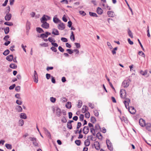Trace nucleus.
<instances>
[{"mask_svg": "<svg viewBox=\"0 0 151 151\" xmlns=\"http://www.w3.org/2000/svg\"><path fill=\"white\" fill-rule=\"evenodd\" d=\"M142 54L143 56L144 57H145V54L142 51H140L139 52V55H141Z\"/></svg>", "mask_w": 151, "mask_h": 151, "instance_id": "bf43d9fd", "label": "nucleus"}, {"mask_svg": "<svg viewBox=\"0 0 151 151\" xmlns=\"http://www.w3.org/2000/svg\"><path fill=\"white\" fill-rule=\"evenodd\" d=\"M145 126L146 129L149 131L151 130V124L150 123L147 124Z\"/></svg>", "mask_w": 151, "mask_h": 151, "instance_id": "dca6fc26", "label": "nucleus"}, {"mask_svg": "<svg viewBox=\"0 0 151 151\" xmlns=\"http://www.w3.org/2000/svg\"><path fill=\"white\" fill-rule=\"evenodd\" d=\"M147 72L146 70L143 71L142 70H141L140 71V73L143 76H145L147 74Z\"/></svg>", "mask_w": 151, "mask_h": 151, "instance_id": "ea45409f", "label": "nucleus"}, {"mask_svg": "<svg viewBox=\"0 0 151 151\" xmlns=\"http://www.w3.org/2000/svg\"><path fill=\"white\" fill-rule=\"evenodd\" d=\"M94 113L95 115L96 116H97L99 115V112L96 110H95L94 111Z\"/></svg>", "mask_w": 151, "mask_h": 151, "instance_id": "774afa93", "label": "nucleus"}, {"mask_svg": "<svg viewBox=\"0 0 151 151\" xmlns=\"http://www.w3.org/2000/svg\"><path fill=\"white\" fill-rule=\"evenodd\" d=\"M82 106V102L81 100L78 101L77 106L79 108H80Z\"/></svg>", "mask_w": 151, "mask_h": 151, "instance_id": "e433bc0d", "label": "nucleus"}, {"mask_svg": "<svg viewBox=\"0 0 151 151\" xmlns=\"http://www.w3.org/2000/svg\"><path fill=\"white\" fill-rule=\"evenodd\" d=\"M13 56L12 55H11L7 56L6 59L9 61H11L13 59Z\"/></svg>", "mask_w": 151, "mask_h": 151, "instance_id": "f3484780", "label": "nucleus"}, {"mask_svg": "<svg viewBox=\"0 0 151 151\" xmlns=\"http://www.w3.org/2000/svg\"><path fill=\"white\" fill-rule=\"evenodd\" d=\"M89 106L92 109H93L94 107V105L92 103H89L88 104Z\"/></svg>", "mask_w": 151, "mask_h": 151, "instance_id": "0e129e2a", "label": "nucleus"}, {"mask_svg": "<svg viewBox=\"0 0 151 151\" xmlns=\"http://www.w3.org/2000/svg\"><path fill=\"white\" fill-rule=\"evenodd\" d=\"M96 137L100 140H101L103 139V137L101 133H98L96 134Z\"/></svg>", "mask_w": 151, "mask_h": 151, "instance_id": "ddd939ff", "label": "nucleus"}, {"mask_svg": "<svg viewBox=\"0 0 151 151\" xmlns=\"http://www.w3.org/2000/svg\"><path fill=\"white\" fill-rule=\"evenodd\" d=\"M70 39L71 40L73 39V41H74L75 40L74 35L73 34V31H72L71 32V35L70 36Z\"/></svg>", "mask_w": 151, "mask_h": 151, "instance_id": "c85d7f7f", "label": "nucleus"}, {"mask_svg": "<svg viewBox=\"0 0 151 151\" xmlns=\"http://www.w3.org/2000/svg\"><path fill=\"white\" fill-rule=\"evenodd\" d=\"M107 14L109 17H112L114 16V13L112 11H109L107 12Z\"/></svg>", "mask_w": 151, "mask_h": 151, "instance_id": "4be33fe9", "label": "nucleus"}, {"mask_svg": "<svg viewBox=\"0 0 151 151\" xmlns=\"http://www.w3.org/2000/svg\"><path fill=\"white\" fill-rule=\"evenodd\" d=\"M4 24L9 26H12L13 25L12 22H4Z\"/></svg>", "mask_w": 151, "mask_h": 151, "instance_id": "4c0bfd02", "label": "nucleus"}, {"mask_svg": "<svg viewBox=\"0 0 151 151\" xmlns=\"http://www.w3.org/2000/svg\"><path fill=\"white\" fill-rule=\"evenodd\" d=\"M81 126V124L80 122H78L77 124V129H78Z\"/></svg>", "mask_w": 151, "mask_h": 151, "instance_id": "603ef678", "label": "nucleus"}, {"mask_svg": "<svg viewBox=\"0 0 151 151\" xmlns=\"http://www.w3.org/2000/svg\"><path fill=\"white\" fill-rule=\"evenodd\" d=\"M50 49L52 51L54 52H57V49L54 47H51Z\"/></svg>", "mask_w": 151, "mask_h": 151, "instance_id": "69168bd1", "label": "nucleus"}, {"mask_svg": "<svg viewBox=\"0 0 151 151\" xmlns=\"http://www.w3.org/2000/svg\"><path fill=\"white\" fill-rule=\"evenodd\" d=\"M75 44L76 45L77 48H78L80 47L81 45L80 43H75Z\"/></svg>", "mask_w": 151, "mask_h": 151, "instance_id": "6e6d98bb", "label": "nucleus"}, {"mask_svg": "<svg viewBox=\"0 0 151 151\" xmlns=\"http://www.w3.org/2000/svg\"><path fill=\"white\" fill-rule=\"evenodd\" d=\"M34 72L35 74L33 77L34 81L36 83H37L38 82V77L37 74L35 70Z\"/></svg>", "mask_w": 151, "mask_h": 151, "instance_id": "9d476101", "label": "nucleus"}, {"mask_svg": "<svg viewBox=\"0 0 151 151\" xmlns=\"http://www.w3.org/2000/svg\"><path fill=\"white\" fill-rule=\"evenodd\" d=\"M36 30L39 33H41L44 32L42 28L40 27L37 28Z\"/></svg>", "mask_w": 151, "mask_h": 151, "instance_id": "2f4dec72", "label": "nucleus"}, {"mask_svg": "<svg viewBox=\"0 0 151 151\" xmlns=\"http://www.w3.org/2000/svg\"><path fill=\"white\" fill-rule=\"evenodd\" d=\"M9 67L13 69H16L17 68V65L14 63H11L9 65Z\"/></svg>", "mask_w": 151, "mask_h": 151, "instance_id": "a878e982", "label": "nucleus"}, {"mask_svg": "<svg viewBox=\"0 0 151 151\" xmlns=\"http://www.w3.org/2000/svg\"><path fill=\"white\" fill-rule=\"evenodd\" d=\"M89 130V128L88 126H85L83 129V134H86L88 133Z\"/></svg>", "mask_w": 151, "mask_h": 151, "instance_id": "0eeeda50", "label": "nucleus"}, {"mask_svg": "<svg viewBox=\"0 0 151 151\" xmlns=\"http://www.w3.org/2000/svg\"><path fill=\"white\" fill-rule=\"evenodd\" d=\"M67 127L70 129H71L72 128V124L70 122H68L67 123Z\"/></svg>", "mask_w": 151, "mask_h": 151, "instance_id": "c756f323", "label": "nucleus"}, {"mask_svg": "<svg viewBox=\"0 0 151 151\" xmlns=\"http://www.w3.org/2000/svg\"><path fill=\"white\" fill-rule=\"evenodd\" d=\"M42 24L41 25V27L43 28L48 29L49 27V24L47 22L42 23Z\"/></svg>", "mask_w": 151, "mask_h": 151, "instance_id": "1a4fd4ad", "label": "nucleus"}, {"mask_svg": "<svg viewBox=\"0 0 151 151\" xmlns=\"http://www.w3.org/2000/svg\"><path fill=\"white\" fill-rule=\"evenodd\" d=\"M43 129L46 134L50 135V132L45 128L44 127L43 128Z\"/></svg>", "mask_w": 151, "mask_h": 151, "instance_id": "de8ad7c7", "label": "nucleus"}, {"mask_svg": "<svg viewBox=\"0 0 151 151\" xmlns=\"http://www.w3.org/2000/svg\"><path fill=\"white\" fill-rule=\"evenodd\" d=\"M90 132L93 135H95V131L93 127L90 128Z\"/></svg>", "mask_w": 151, "mask_h": 151, "instance_id": "72a5a7b5", "label": "nucleus"}, {"mask_svg": "<svg viewBox=\"0 0 151 151\" xmlns=\"http://www.w3.org/2000/svg\"><path fill=\"white\" fill-rule=\"evenodd\" d=\"M125 100L124 101V102L125 103H126V102L127 103V105H128L129 104V103L130 102V99L128 98H126Z\"/></svg>", "mask_w": 151, "mask_h": 151, "instance_id": "3c124183", "label": "nucleus"}, {"mask_svg": "<svg viewBox=\"0 0 151 151\" xmlns=\"http://www.w3.org/2000/svg\"><path fill=\"white\" fill-rule=\"evenodd\" d=\"M16 103L17 104L21 105L22 104V102L21 101L17 100L16 101Z\"/></svg>", "mask_w": 151, "mask_h": 151, "instance_id": "4d7b16f0", "label": "nucleus"}, {"mask_svg": "<svg viewBox=\"0 0 151 151\" xmlns=\"http://www.w3.org/2000/svg\"><path fill=\"white\" fill-rule=\"evenodd\" d=\"M75 142L77 145L79 146L81 145V141L80 140H76Z\"/></svg>", "mask_w": 151, "mask_h": 151, "instance_id": "49530a36", "label": "nucleus"}, {"mask_svg": "<svg viewBox=\"0 0 151 151\" xmlns=\"http://www.w3.org/2000/svg\"><path fill=\"white\" fill-rule=\"evenodd\" d=\"M90 114L89 112H87L85 114V117L87 118H88L90 117Z\"/></svg>", "mask_w": 151, "mask_h": 151, "instance_id": "a18cd8bd", "label": "nucleus"}, {"mask_svg": "<svg viewBox=\"0 0 151 151\" xmlns=\"http://www.w3.org/2000/svg\"><path fill=\"white\" fill-rule=\"evenodd\" d=\"M20 117L21 119H26L27 118L26 114L24 113H21L20 115Z\"/></svg>", "mask_w": 151, "mask_h": 151, "instance_id": "6ab92c4d", "label": "nucleus"}, {"mask_svg": "<svg viewBox=\"0 0 151 151\" xmlns=\"http://www.w3.org/2000/svg\"><path fill=\"white\" fill-rule=\"evenodd\" d=\"M12 17L11 14L9 13H7L6 15L5 16L4 18L5 20L7 21H9Z\"/></svg>", "mask_w": 151, "mask_h": 151, "instance_id": "6e6552de", "label": "nucleus"}, {"mask_svg": "<svg viewBox=\"0 0 151 151\" xmlns=\"http://www.w3.org/2000/svg\"><path fill=\"white\" fill-rule=\"evenodd\" d=\"M89 14L91 16L94 17H97V14L94 13H93L91 12H89Z\"/></svg>", "mask_w": 151, "mask_h": 151, "instance_id": "c9c22d12", "label": "nucleus"}, {"mask_svg": "<svg viewBox=\"0 0 151 151\" xmlns=\"http://www.w3.org/2000/svg\"><path fill=\"white\" fill-rule=\"evenodd\" d=\"M5 147L7 149H11L12 148V146L11 145L9 144H6Z\"/></svg>", "mask_w": 151, "mask_h": 151, "instance_id": "f704fd0d", "label": "nucleus"}, {"mask_svg": "<svg viewBox=\"0 0 151 151\" xmlns=\"http://www.w3.org/2000/svg\"><path fill=\"white\" fill-rule=\"evenodd\" d=\"M40 37L44 39V38L46 37L47 38V35L46 33L45 34H42L40 35Z\"/></svg>", "mask_w": 151, "mask_h": 151, "instance_id": "a19ab883", "label": "nucleus"}, {"mask_svg": "<svg viewBox=\"0 0 151 151\" xmlns=\"http://www.w3.org/2000/svg\"><path fill=\"white\" fill-rule=\"evenodd\" d=\"M9 29L8 27H6L4 29V31L6 34H7L9 32Z\"/></svg>", "mask_w": 151, "mask_h": 151, "instance_id": "473e14b6", "label": "nucleus"}, {"mask_svg": "<svg viewBox=\"0 0 151 151\" xmlns=\"http://www.w3.org/2000/svg\"><path fill=\"white\" fill-rule=\"evenodd\" d=\"M94 146L95 149L97 150H99L100 149V145L99 142L96 141L94 143Z\"/></svg>", "mask_w": 151, "mask_h": 151, "instance_id": "39448f33", "label": "nucleus"}, {"mask_svg": "<svg viewBox=\"0 0 151 151\" xmlns=\"http://www.w3.org/2000/svg\"><path fill=\"white\" fill-rule=\"evenodd\" d=\"M16 85L15 84H13L12 85H11L9 87V89L10 90L13 89L15 87Z\"/></svg>", "mask_w": 151, "mask_h": 151, "instance_id": "5fc2aeb1", "label": "nucleus"}, {"mask_svg": "<svg viewBox=\"0 0 151 151\" xmlns=\"http://www.w3.org/2000/svg\"><path fill=\"white\" fill-rule=\"evenodd\" d=\"M19 125L21 126H22L24 124V121L22 119H20L19 121Z\"/></svg>", "mask_w": 151, "mask_h": 151, "instance_id": "37998d69", "label": "nucleus"}, {"mask_svg": "<svg viewBox=\"0 0 151 151\" xmlns=\"http://www.w3.org/2000/svg\"><path fill=\"white\" fill-rule=\"evenodd\" d=\"M31 141L33 142V144L36 146H37L38 144L36 142V139L34 137H30Z\"/></svg>", "mask_w": 151, "mask_h": 151, "instance_id": "9b49d317", "label": "nucleus"}, {"mask_svg": "<svg viewBox=\"0 0 151 151\" xmlns=\"http://www.w3.org/2000/svg\"><path fill=\"white\" fill-rule=\"evenodd\" d=\"M68 26L69 27H70L72 25V22L70 21H69L68 22Z\"/></svg>", "mask_w": 151, "mask_h": 151, "instance_id": "e2e57ef3", "label": "nucleus"}, {"mask_svg": "<svg viewBox=\"0 0 151 151\" xmlns=\"http://www.w3.org/2000/svg\"><path fill=\"white\" fill-rule=\"evenodd\" d=\"M65 106L68 109H70L71 107V104L70 102H68L65 105Z\"/></svg>", "mask_w": 151, "mask_h": 151, "instance_id": "5701e85b", "label": "nucleus"}, {"mask_svg": "<svg viewBox=\"0 0 151 151\" xmlns=\"http://www.w3.org/2000/svg\"><path fill=\"white\" fill-rule=\"evenodd\" d=\"M56 112L57 115L58 116H60L61 114V110L60 109L57 108L56 110Z\"/></svg>", "mask_w": 151, "mask_h": 151, "instance_id": "4468645a", "label": "nucleus"}, {"mask_svg": "<svg viewBox=\"0 0 151 151\" xmlns=\"http://www.w3.org/2000/svg\"><path fill=\"white\" fill-rule=\"evenodd\" d=\"M16 109L19 112H22V107L19 106H16Z\"/></svg>", "mask_w": 151, "mask_h": 151, "instance_id": "7c9ffc66", "label": "nucleus"}, {"mask_svg": "<svg viewBox=\"0 0 151 151\" xmlns=\"http://www.w3.org/2000/svg\"><path fill=\"white\" fill-rule=\"evenodd\" d=\"M61 40L64 42H68L67 39L65 37L61 38Z\"/></svg>", "mask_w": 151, "mask_h": 151, "instance_id": "8fccbe9b", "label": "nucleus"}, {"mask_svg": "<svg viewBox=\"0 0 151 151\" xmlns=\"http://www.w3.org/2000/svg\"><path fill=\"white\" fill-rule=\"evenodd\" d=\"M88 110V107L86 106H83L82 109V112L85 113Z\"/></svg>", "mask_w": 151, "mask_h": 151, "instance_id": "412c9836", "label": "nucleus"}, {"mask_svg": "<svg viewBox=\"0 0 151 151\" xmlns=\"http://www.w3.org/2000/svg\"><path fill=\"white\" fill-rule=\"evenodd\" d=\"M90 144V141L88 139H86L84 142V145L86 147L89 146Z\"/></svg>", "mask_w": 151, "mask_h": 151, "instance_id": "a211bd4d", "label": "nucleus"}, {"mask_svg": "<svg viewBox=\"0 0 151 151\" xmlns=\"http://www.w3.org/2000/svg\"><path fill=\"white\" fill-rule=\"evenodd\" d=\"M128 111L129 113L131 114H135L136 112V110L134 109V108L132 106H130L129 107V106H128Z\"/></svg>", "mask_w": 151, "mask_h": 151, "instance_id": "7ed1b4c3", "label": "nucleus"}, {"mask_svg": "<svg viewBox=\"0 0 151 151\" xmlns=\"http://www.w3.org/2000/svg\"><path fill=\"white\" fill-rule=\"evenodd\" d=\"M139 123L142 127H143L145 125V121L142 119H140L139 121Z\"/></svg>", "mask_w": 151, "mask_h": 151, "instance_id": "f8f14e48", "label": "nucleus"}, {"mask_svg": "<svg viewBox=\"0 0 151 151\" xmlns=\"http://www.w3.org/2000/svg\"><path fill=\"white\" fill-rule=\"evenodd\" d=\"M63 20L65 22H66L67 21V19L66 18V16L65 15H64L62 18Z\"/></svg>", "mask_w": 151, "mask_h": 151, "instance_id": "864d4df0", "label": "nucleus"}, {"mask_svg": "<svg viewBox=\"0 0 151 151\" xmlns=\"http://www.w3.org/2000/svg\"><path fill=\"white\" fill-rule=\"evenodd\" d=\"M106 142L108 149L110 151H112L113 150V147L112 144L110 140H106Z\"/></svg>", "mask_w": 151, "mask_h": 151, "instance_id": "f257e3e1", "label": "nucleus"}, {"mask_svg": "<svg viewBox=\"0 0 151 151\" xmlns=\"http://www.w3.org/2000/svg\"><path fill=\"white\" fill-rule=\"evenodd\" d=\"M67 51L68 52L69 54H72L73 53V51H72L70 49H67Z\"/></svg>", "mask_w": 151, "mask_h": 151, "instance_id": "338daca9", "label": "nucleus"}, {"mask_svg": "<svg viewBox=\"0 0 151 151\" xmlns=\"http://www.w3.org/2000/svg\"><path fill=\"white\" fill-rule=\"evenodd\" d=\"M9 38V36L8 35H7L5 36L4 38V40L7 41Z\"/></svg>", "mask_w": 151, "mask_h": 151, "instance_id": "680f3d73", "label": "nucleus"}, {"mask_svg": "<svg viewBox=\"0 0 151 151\" xmlns=\"http://www.w3.org/2000/svg\"><path fill=\"white\" fill-rule=\"evenodd\" d=\"M56 100V99L53 97H51L50 98V101L52 103H55Z\"/></svg>", "mask_w": 151, "mask_h": 151, "instance_id": "c03bdc74", "label": "nucleus"}, {"mask_svg": "<svg viewBox=\"0 0 151 151\" xmlns=\"http://www.w3.org/2000/svg\"><path fill=\"white\" fill-rule=\"evenodd\" d=\"M120 119L122 121H124L125 123H127L128 122V120L127 118L124 116H123Z\"/></svg>", "mask_w": 151, "mask_h": 151, "instance_id": "bb28decb", "label": "nucleus"}, {"mask_svg": "<svg viewBox=\"0 0 151 151\" xmlns=\"http://www.w3.org/2000/svg\"><path fill=\"white\" fill-rule=\"evenodd\" d=\"M40 45L42 46H44L45 47H47L48 46V44L45 42L41 44Z\"/></svg>", "mask_w": 151, "mask_h": 151, "instance_id": "09e8293b", "label": "nucleus"}, {"mask_svg": "<svg viewBox=\"0 0 151 151\" xmlns=\"http://www.w3.org/2000/svg\"><path fill=\"white\" fill-rule=\"evenodd\" d=\"M52 34L56 35H59L58 30L55 29H52Z\"/></svg>", "mask_w": 151, "mask_h": 151, "instance_id": "2eb2a0df", "label": "nucleus"}, {"mask_svg": "<svg viewBox=\"0 0 151 151\" xmlns=\"http://www.w3.org/2000/svg\"><path fill=\"white\" fill-rule=\"evenodd\" d=\"M20 89V87L19 86H17L16 87L15 90L17 92L19 91Z\"/></svg>", "mask_w": 151, "mask_h": 151, "instance_id": "052dcab7", "label": "nucleus"}, {"mask_svg": "<svg viewBox=\"0 0 151 151\" xmlns=\"http://www.w3.org/2000/svg\"><path fill=\"white\" fill-rule=\"evenodd\" d=\"M103 10L102 9L100 8L99 7H98L97 8V13L99 14H101L103 13Z\"/></svg>", "mask_w": 151, "mask_h": 151, "instance_id": "393cba45", "label": "nucleus"}, {"mask_svg": "<svg viewBox=\"0 0 151 151\" xmlns=\"http://www.w3.org/2000/svg\"><path fill=\"white\" fill-rule=\"evenodd\" d=\"M47 19L46 18L45 15H44L41 19V22L42 23L46 22Z\"/></svg>", "mask_w": 151, "mask_h": 151, "instance_id": "aec40b11", "label": "nucleus"}, {"mask_svg": "<svg viewBox=\"0 0 151 151\" xmlns=\"http://www.w3.org/2000/svg\"><path fill=\"white\" fill-rule=\"evenodd\" d=\"M128 33L129 37H130L131 38H133V37L132 33L129 29H128Z\"/></svg>", "mask_w": 151, "mask_h": 151, "instance_id": "cd10ccee", "label": "nucleus"}, {"mask_svg": "<svg viewBox=\"0 0 151 151\" xmlns=\"http://www.w3.org/2000/svg\"><path fill=\"white\" fill-rule=\"evenodd\" d=\"M79 118L81 121H83L84 119V115L83 114H81L79 116Z\"/></svg>", "mask_w": 151, "mask_h": 151, "instance_id": "13d9d810", "label": "nucleus"}, {"mask_svg": "<svg viewBox=\"0 0 151 151\" xmlns=\"http://www.w3.org/2000/svg\"><path fill=\"white\" fill-rule=\"evenodd\" d=\"M9 50H6L3 53V54L5 55H6L9 54Z\"/></svg>", "mask_w": 151, "mask_h": 151, "instance_id": "79ce46f5", "label": "nucleus"}, {"mask_svg": "<svg viewBox=\"0 0 151 151\" xmlns=\"http://www.w3.org/2000/svg\"><path fill=\"white\" fill-rule=\"evenodd\" d=\"M53 21L55 23H57L59 22L60 20L57 18L56 16H55L53 18Z\"/></svg>", "mask_w": 151, "mask_h": 151, "instance_id": "b1692460", "label": "nucleus"}, {"mask_svg": "<svg viewBox=\"0 0 151 151\" xmlns=\"http://www.w3.org/2000/svg\"><path fill=\"white\" fill-rule=\"evenodd\" d=\"M48 40L50 42L52 43H53L55 42V40H53L51 37H49L48 39Z\"/></svg>", "mask_w": 151, "mask_h": 151, "instance_id": "58836bf2", "label": "nucleus"}, {"mask_svg": "<svg viewBox=\"0 0 151 151\" xmlns=\"http://www.w3.org/2000/svg\"><path fill=\"white\" fill-rule=\"evenodd\" d=\"M126 92L125 89H122L120 91V96L122 99H124L126 96Z\"/></svg>", "mask_w": 151, "mask_h": 151, "instance_id": "f03ea898", "label": "nucleus"}, {"mask_svg": "<svg viewBox=\"0 0 151 151\" xmlns=\"http://www.w3.org/2000/svg\"><path fill=\"white\" fill-rule=\"evenodd\" d=\"M129 82L128 80L124 81L122 84V86L124 88L127 87L129 85Z\"/></svg>", "mask_w": 151, "mask_h": 151, "instance_id": "20e7f679", "label": "nucleus"}, {"mask_svg": "<svg viewBox=\"0 0 151 151\" xmlns=\"http://www.w3.org/2000/svg\"><path fill=\"white\" fill-rule=\"evenodd\" d=\"M65 27V24L62 22L60 23L58 25V28L60 30H63Z\"/></svg>", "mask_w": 151, "mask_h": 151, "instance_id": "423d86ee", "label": "nucleus"}]
</instances>
